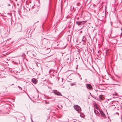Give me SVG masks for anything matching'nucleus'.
<instances>
[{
    "label": "nucleus",
    "mask_w": 122,
    "mask_h": 122,
    "mask_svg": "<svg viewBox=\"0 0 122 122\" xmlns=\"http://www.w3.org/2000/svg\"><path fill=\"white\" fill-rule=\"evenodd\" d=\"M94 98L96 99V97H94Z\"/></svg>",
    "instance_id": "23"
},
{
    "label": "nucleus",
    "mask_w": 122,
    "mask_h": 122,
    "mask_svg": "<svg viewBox=\"0 0 122 122\" xmlns=\"http://www.w3.org/2000/svg\"><path fill=\"white\" fill-rule=\"evenodd\" d=\"M80 4V3H77V6H79V5Z\"/></svg>",
    "instance_id": "16"
},
{
    "label": "nucleus",
    "mask_w": 122,
    "mask_h": 122,
    "mask_svg": "<svg viewBox=\"0 0 122 122\" xmlns=\"http://www.w3.org/2000/svg\"><path fill=\"white\" fill-rule=\"evenodd\" d=\"M72 8H73V7Z\"/></svg>",
    "instance_id": "30"
},
{
    "label": "nucleus",
    "mask_w": 122,
    "mask_h": 122,
    "mask_svg": "<svg viewBox=\"0 0 122 122\" xmlns=\"http://www.w3.org/2000/svg\"><path fill=\"white\" fill-rule=\"evenodd\" d=\"M99 111L102 117L105 118L106 117V116L103 111L102 110H100Z\"/></svg>",
    "instance_id": "4"
},
{
    "label": "nucleus",
    "mask_w": 122,
    "mask_h": 122,
    "mask_svg": "<svg viewBox=\"0 0 122 122\" xmlns=\"http://www.w3.org/2000/svg\"><path fill=\"white\" fill-rule=\"evenodd\" d=\"M8 6H10V4H9L8 5Z\"/></svg>",
    "instance_id": "24"
},
{
    "label": "nucleus",
    "mask_w": 122,
    "mask_h": 122,
    "mask_svg": "<svg viewBox=\"0 0 122 122\" xmlns=\"http://www.w3.org/2000/svg\"><path fill=\"white\" fill-rule=\"evenodd\" d=\"M78 75L79 76V77H80L81 76H80V74L79 73H78Z\"/></svg>",
    "instance_id": "19"
},
{
    "label": "nucleus",
    "mask_w": 122,
    "mask_h": 122,
    "mask_svg": "<svg viewBox=\"0 0 122 122\" xmlns=\"http://www.w3.org/2000/svg\"><path fill=\"white\" fill-rule=\"evenodd\" d=\"M18 86L20 89L21 90H22V88L21 87H20L19 86Z\"/></svg>",
    "instance_id": "13"
},
{
    "label": "nucleus",
    "mask_w": 122,
    "mask_h": 122,
    "mask_svg": "<svg viewBox=\"0 0 122 122\" xmlns=\"http://www.w3.org/2000/svg\"><path fill=\"white\" fill-rule=\"evenodd\" d=\"M31 121L32 122H33V120H32V117H31Z\"/></svg>",
    "instance_id": "18"
},
{
    "label": "nucleus",
    "mask_w": 122,
    "mask_h": 122,
    "mask_svg": "<svg viewBox=\"0 0 122 122\" xmlns=\"http://www.w3.org/2000/svg\"><path fill=\"white\" fill-rule=\"evenodd\" d=\"M86 22L85 21H80V25H83Z\"/></svg>",
    "instance_id": "9"
},
{
    "label": "nucleus",
    "mask_w": 122,
    "mask_h": 122,
    "mask_svg": "<svg viewBox=\"0 0 122 122\" xmlns=\"http://www.w3.org/2000/svg\"><path fill=\"white\" fill-rule=\"evenodd\" d=\"M36 90H37V92H38V90H37V89H36Z\"/></svg>",
    "instance_id": "28"
},
{
    "label": "nucleus",
    "mask_w": 122,
    "mask_h": 122,
    "mask_svg": "<svg viewBox=\"0 0 122 122\" xmlns=\"http://www.w3.org/2000/svg\"><path fill=\"white\" fill-rule=\"evenodd\" d=\"M53 92L54 94L58 96H62L61 93L59 92H58L57 90H54Z\"/></svg>",
    "instance_id": "2"
},
{
    "label": "nucleus",
    "mask_w": 122,
    "mask_h": 122,
    "mask_svg": "<svg viewBox=\"0 0 122 122\" xmlns=\"http://www.w3.org/2000/svg\"><path fill=\"white\" fill-rule=\"evenodd\" d=\"M86 87L87 88L90 90H92V87L91 85L89 84H86Z\"/></svg>",
    "instance_id": "3"
},
{
    "label": "nucleus",
    "mask_w": 122,
    "mask_h": 122,
    "mask_svg": "<svg viewBox=\"0 0 122 122\" xmlns=\"http://www.w3.org/2000/svg\"><path fill=\"white\" fill-rule=\"evenodd\" d=\"M86 39V38H85V36H83V39L82 40L83 41H85Z\"/></svg>",
    "instance_id": "11"
},
{
    "label": "nucleus",
    "mask_w": 122,
    "mask_h": 122,
    "mask_svg": "<svg viewBox=\"0 0 122 122\" xmlns=\"http://www.w3.org/2000/svg\"><path fill=\"white\" fill-rule=\"evenodd\" d=\"M82 79V78H80V79L81 80Z\"/></svg>",
    "instance_id": "25"
},
{
    "label": "nucleus",
    "mask_w": 122,
    "mask_h": 122,
    "mask_svg": "<svg viewBox=\"0 0 122 122\" xmlns=\"http://www.w3.org/2000/svg\"><path fill=\"white\" fill-rule=\"evenodd\" d=\"M42 42H47L48 41V40L46 39L43 38V39H42Z\"/></svg>",
    "instance_id": "7"
},
{
    "label": "nucleus",
    "mask_w": 122,
    "mask_h": 122,
    "mask_svg": "<svg viewBox=\"0 0 122 122\" xmlns=\"http://www.w3.org/2000/svg\"><path fill=\"white\" fill-rule=\"evenodd\" d=\"M75 85V83H71L70 84V85L71 86H73V85Z\"/></svg>",
    "instance_id": "12"
},
{
    "label": "nucleus",
    "mask_w": 122,
    "mask_h": 122,
    "mask_svg": "<svg viewBox=\"0 0 122 122\" xmlns=\"http://www.w3.org/2000/svg\"><path fill=\"white\" fill-rule=\"evenodd\" d=\"M35 61V62L36 63V65L37 66V63L38 62H36V61Z\"/></svg>",
    "instance_id": "17"
},
{
    "label": "nucleus",
    "mask_w": 122,
    "mask_h": 122,
    "mask_svg": "<svg viewBox=\"0 0 122 122\" xmlns=\"http://www.w3.org/2000/svg\"><path fill=\"white\" fill-rule=\"evenodd\" d=\"M116 114H118V115H119V113H118V112H116Z\"/></svg>",
    "instance_id": "21"
},
{
    "label": "nucleus",
    "mask_w": 122,
    "mask_h": 122,
    "mask_svg": "<svg viewBox=\"0 0 122 122\" xmlns=\"http://www.w3.org/2000/svg\"><path fill=\"white\" fill-rule=\"evenodd\" d=\"M14 85V84H12V85Z\"/></svg>",
    "instance_id": "29"
},
{
    "label": "nucleus",
    "mask_w": 122,
    "mask_h": 122,
    "mask_svg": "<svg viewBox=\"0 0 122 122\" xmlns=\"http://www.w3.org/2000/svg\"><path fill=\"white\" fill-rule=\"evenodd\" d=\"M85 82H87V79H85Z\"/></svg>",
    "instance_id": "15"
},
{
    "label": "nucleus",
    "mask_w": 122,
    "mask_h": 122,
    "mask_svg": "<svg viewBox=\"0 0 122 122\" xmlns=\"http://www.w3.org/2000/svg\"><path fill=\"white\" fill-rule=\"evenodd\" d=\"M27 95L29 96V98H30V97L29 96L28 94L27 93Z\"/></svg>",
    "instance_id": "22"
},
{
    "label": "nucleus",
    "mask_w": 122,
    "mask_h": 122,
    "mask_svg": "<svg viewBox=\"0 0 122 122\" xmlns=\"http://www.w3.org/2000/svg\"><path fill=\"white\" fill-rule=\"evenodd\" d=\"M74 107L76 110L79 112L81 111V109L80 107L78 105L74 106Z\"/></svg>",
    "instance_id": "1"
},
{
    "label": "nucleus",
    "mask_w": 122,
    "mask_h": 122,
    "mask_svg": "<svg viewBox=\"0 0 122 122\" xmlns=\"http://www.w3.org/2000/svg\"><path fill=\"white\" fill-rule=\"evenodd\" d=\"M72 6H71V8H72Z\"/></svg>",
    "instance_id": "27"
},
{
    "label": "nucleus",
    "mask_w": 122,
    "mask_h": 122,
    "mask_svg": "<svg viewBox=\"0 0 122 122\" xmlns=\"http://www.w3.org/2000/svg\"><path fill=\"white\" fill-rule=\"evenodd\" d=\"M94 112L95 113L97 116H99L100 115L99 113L97 110L94 109Z\"/></svg>",
    "instance_id": "6"
},
{
    "label": "nucleus",
    "mask_w": 122,
    "mask_h": 122,
    "mask_svg": "<svg viewBox=\"0 0 122 122\" xmlns=\"http://www.w3.org/2000/svg\"><path fill=\"white\" fill-rule=\"evenodd\" d=\"M32 81L33 83L36 84L37 83V80L35 78H33L32 79Z\"/></svg>",
    "instance_id": "5"
},
{
    "label": "nucleus",
    "mask_w": 122,
    "mask_h": 122,
    "mask_svg": "<svg viewBox=\"0 0 122 122\" xmlns=\"http://www.w3.org/2000/svg\"><path fill=\"white\" fill-rule=\"evenodd\" d=\"M32 56H33V57H35V54H32Z\"/></svg>",
    "instance_id": "14"
},
{
    "label": "nucleus",
    "mask_w": 122,
    "mask_h": 122,
    "mask_svg": "<svg viewBox=\"0 0 122 122\" xmlns=\"http://www.w3.org/2000/svg\"><path fill=\"white\" fill-rule=\"evenodd\" d=\"M113 84L114 85H119V86L120 85H118V84Z\"/></svg>",
    "instance_id": "20"
},
{
    "label": "nucleus",
    "mask_w": 122,
    "mask_h": 122,
    "mask_svg": "<svg viewBox=\"0 0 122 122\" xmlns=\"http://www.w3.org/2000/svg\"><path fill=\"white\" fill-rule=\"evenodd\" d=\"M99 97L100 99L102 100L104 97V96L102 95H100L99 96Z\"/></svg>",
    "instance_id": "8"
},
{
    "label": "nucleus",
    "mask_w": 122,
    "mask_h": 122,
    "mask_svg": "<svg viewBox=\"0 0 122 122\" xmlns=\"http://www.w3.org/2000/svg\"><path fill=\"white\" fill-rule=\"evenodd\" d=\"M76 23L78 25H80V21H76Z\"/></svg>",
    "instance_id": "10"
},
{
    "label": "nucleus",
    "mask_w": 122,
    "mask_h": 122,
    "mask_svg": "<svg viewBox=\"0 0 122 122\" xmlns=\"http://www.w3.org/2000/svg\"><path fill=\"white\" fill-rule=\"evenodd\" d=\"M24 117V118H25V117Z\"/></svg>",
    "instance_id": "26"
}]
</instances>
